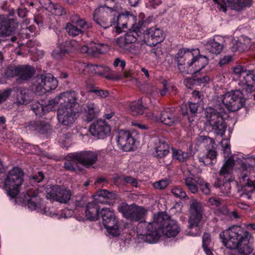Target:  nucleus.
<instances>
[{"label": "nucleus", "mask_w": 255, "mask_h": 255, "mask_svg": "<svg viewBox=\"0 0 255 255\" xmlns=\"http://www.w3.org/2000/svg\"><path fill=\"white\" fill-rule=\"evenodd\" d=\"M180 230L177 222L163 212L155 216L152 223L141 222L137 227L138 235L143 236L145 241L149 243H155L162 235L168 238L175 237Z\"/></svg>", "instance_id": "obj_1"}, {"label": "nucleus", "mask_w": 255, "mask_h": 255, "mask_svg": "<svg viewBox=\"0 0 255 255\" xmlns=\"http://www.w3.org/2000/svg\"><path fill=\"white\" fill-rule=\"evenodd\" d=\"M224 245L230 250L237 249L241 255H249L253 252L252 235L241 226H233L220 234Z\"/></svg>", "instance_id": "obj_2"}, {"label": "nucleus", "mask_w": 255, "mask_h": 255, "mask_svg": "<svg viewBox=\"0 0 255 255\" xmlns=\"http://www.w3.org/2000/svg\"><path fill=\"white\" fill-rule=\"evenodd\" d=\"M175 61L181 73L194 74L200 71L209 63L206 56L200 54L198 49L182 48L180 49L175 56Z\"/></svg>", "instance_id": "obj_3"}, {"label": "nucleus", "mask_w": 255, "mask_h": 255, "mask_svg": "<svg viewBox=\"0 0 255 255\" xmlns=\"http://www.w3.org/2000/svg\"><path fill=\"white\" fill-rule=\"evenodd\" d=\"M77 100V94L73 91L68 95V101L65 100L64 103H61L57 110V118L62 126L70 127L76 120L80 111Z\"/></svg>", "instance_id": "obj_4"}, {"label": "nucleus", "mask_w": 255, "mask_h": 255, "mask_svg": "<svg viewBox=\"0 0 255 255\" xmlns=\"http://www.w3.org/2000/svg\"><path fill=\"white\" fill-rule=\"evenodd\" d=\"M225 110L223 105H214L205 109L206 125L210 131L217 136L223 137L227 129V124L223 118Z\"/></svg>", "instance_id": "obj_5"}, {"label": "nucleus", "mask_w": 255, "mask_h": 255, "mask_svg": "<svg viewBox=\"0 0 255 255\" xmlns=\"http://www.w3.org/2000/svg\"><path fill=\"white\" fill-rule=\"evenodd\" d=\"M116 198V194L106 190L98 191L94 196L95 200L89 203L86 208L85 214L90 221L97 220L99 218L100 208L98 204H111Z\"/></svg>", "instance_id": "obj_6"}, {"label": "nucleus", "mask_w": 255, "mask_h": 255, "mask_svg": "<svg viewBox=\"0 0 255 255\" xmlns=\"http://www.w3.org/2000/svg\"><path fill=\"white\" fill-rule=\"evenodd\" d=\"M23 176V171L17 167L12 168L8 172L4 181V189L11 198H16L19 193L24 181Z\"/></svg>", "instance_id": "obj_7"}, {"label": "nucleus", "mask_w": 255, "mask_h": 255, "mask_svg": "<svg viewBox=\"0 0 255 255\" xmlns=\"http://www.w3.org/2000/svg\"><path fill=\"white\" fill-rule=\"evenodd\" d=\"M224 105L230 112H234L243 107L245 103V99L241 90L232 91L222 96Z\"/></svg>", "instance_id": "obj_8"}, {"label": "nucleus", "mask_w": 255, "mask_h": 255, "mask_svg": "<svg viewBox=\"0 0 255 255\" xmlns=\"http://www.w3.org/2000/svg\"><path fill=\"white\" fill-rule=\"evenodd\" d=\"M91 27V23L86 21L79 15L74 14L71 16L70 22L66 24L65 29L69 36L74 37L84 34Z\"/></svg>", "instance_id": "obj_9"}, {"label": "nucleus", "mask_w": 255, "mask_h": 255, "mask_svg": "<svg viewBox=\"0 0 255 255\" xmlns=\"http://www.w3.org/2000/svg\"><path fill=\"white\" fill-rule=\"evenodd\" d=\"M35 73L34 67L25 65L8 67L5 71V75L8 78L17 76V81L19 83H22L31 79Z\"/></svg>", "instance_id": "obj_10"}, {"label": "nucleus", "mask_w": 255, "mask_h": 255, "mask_svg": "<svg viewBox=\"0 0 255 255\" xmlns=\"http://www.w3.org/2000/svg\"><path fill=\"white\" fill-rule=\"evenodd\" d=\"M118 210L123 216L132 222L138 221L142 219L146 210L142 207L134 204L128 205L126 203H122L118 206Z\"/></svg>", "instance_id": "obj_11"}, {"label": "nucleus", "mask_w": 255, "mask_h": 255, "mask_svg": "<svg viewBox=\"0 0 255 255\" xmlns=\"http://www.w3.org/2000/svg\"><path fill=\"white\" fill-rule=\"evenodd\" d=\"M101 214L102 222L107 232L113 237L120 235L119 225L114 213L109 208H102Z\"/></svg>", "instance_id": "obj_12"}, {"label": "nucleus", "mask_w": 255, "mask_h": 255, "mask_svg": "<svg viewBox=\"0 0 255 255\" xmlns=\"http://www.w3.org/2000/svg\"><path fill=\"white\" fill-rule=\"evenodd\" d=\"M13 12L9 15H0V36L5 37L14 35L18 28L19 22L16 18L10 17Z\"/></svg>", "instance_id": "obj_13"}, {"label": "nucleus", "mask_w": 255, "mask_h": 255, "mask_svg": "<svg viewBox=\"0 0 255 255\" xmlns=\"http://www.w3.org/2000/svg\"><path fill=\"white\" fill-rule=\"evenodd\" d=\"M235 164L234 159L230 157L227 159L219 171L221 176H224L225 182L221 188V191L223 194L230 192V182L232 181V173Z\"/></svg>", "instance_id": "obj_14"}, {"label": "nucleus", "mask_w": 255, "mask_h": 255, "mask_svg": "<svg viewBox=\"0 0 255 255\" xmlns=\"http://www.w3.org/2000/svg\"><path fill=\"white\" fill-rule=\"evenodd\" d=\"M19 201L27 205L31 210L39 211L42 207L40 193L34 189H30L26 193H23L19 197Z\"/></svg>", "instance_id": "obj_15"}, {"label": "nucleus", "mask_w": 255, "mask_h": 255, "mask_svg": "<svg viewBox=\"0 0 255 255\" xmlns=\"http://www.w3.org/2000/svg\"><path fill=\"white\" fill-rule=\"evenodd\" d=\"M71 193L63 187L56 185L51 188L46 195V197L51 200L56 201L61 203H66L70 199Z\"/></svg>", "instance_id": "obj_16"}, {"label": "nucleus", "mask_w": 255, "mask_h": 255, "mask_svg": "<svg viewBox=\"0 0 255 255\" xmlns=\"http://www.w3.org/2000/svg\"><path fill=\"white\" fill-rule=\"evenodd\" d=\"M115 13L105 11L104 9H96L93 14V18L98 25L106 29L115 25Z\"/></svg>", "instance_id": "obj_17"}, {"label": "nucleus", "mask_w": 255, "mask_h": 255, "mask_svg": "<svg viewBox=\"0 0 255 255\" xmlns=\"http://www.w3.org/2000/svg\"><path fill=\"white\" fill-rule=\"evenodd\" d=\"M218 4V8L225 12L227 11L226 4L232 9L240 11L243 8L249 7L252 3V0H214Z\"/></svg>", "instance_id": "obj_18"}, {"label": "nucleus", "mask_w": 255, "mask_h": 255, "mask_svg": "<svg viewBox=\"0 0 255 255\" xmlns=\"http://www.w3.org/2000/svg\"><path fill=\"white\" fill-rule=\"evenodd\" d=\"M188 218L190 229L198 227L203 217V209L200 203L197 201H193L190 205Z\"/></svg>", "instance_id": "obj_19"}, {"label": "nucleus", "mask_w": 255, "mask_h": 255, "mask_svg": "<svg viewBox=\"0 0 255 255\" xmlns=\"http://www.w3.org/2000/svg\"><path fill=\"white\" fill-rule=\"evenodd\" d=\"M58 82L53 75L49 73L38 75L36 77L34 85L39 88L43 89L45 91H50L55 89L57 86Z\"/></svg>", "instance_id": "obj_20"}, {"label": "nucleus", "mask_w": 255, "mask_h": 255, "mask_svg": "<svg viewBox=\"0 0 255 255\" xmlns=\"http://www.w3.org/2000/svg\"><path fill=\"white\" fill-rule=\"evenodd\" d=\"M164 38L163 30L156 26L147 29L144 33V39L149 46H155Z\"/></svg>", "instance_id": "obj_21"}, {"label": "nucleus", "mask_w": 255, "mask_h": 255, "mask_svg": "<svg viewBox=\"0 0 255 255\" xmlns=\"http://www.w3.org/2000/svg\"><path fill=\"white\" fill-rule=\"evenodd\" d=\"M89 131L92 135L104 139L109 135L111 128L104 121L101 120L94 122L91 125Z\"/></svg>", "instance_id": "obj_22"}, {"label": "nucleus", "mask_w": 255, "mask_h": 255, "mask_svg": "<svg viewBox=\"0 0 255 255\" xmlns=\"http://www.w3.org/2000/svg\"><path fill=\"white\" fill-rule=\"evenodd\" d=\"M117 141L121 149L128 151L133 149L135 140L129 131L120 130L118 132Z\"/></svg>", "instance_id": "obj_23"}, {"label": "nucleus", "mask_w": 255, "mask_h": 255, "mask_svg": "<svg viewBox=\"0 0 255 255\" xmlns=\"http://www.w3.org/2000/svg\"><path fill=\"white\" fill-rule=\"evenodd\" d=\"M98 151H83L76 153V157L78 158L79 163L86 168L95 164L98 160Z\"/></svg>", "instance_id": "obj_24"}, {"label": "nucleus", "mask_w": 255, "mask_h": 255, "mask_svg": "<svg viewBox=\"0 0 255 255\" xmlns=\"http://www.w3.org/2000/svg\"><path fill=\"white\" fill-rule=\"evenodd\" d=\"M155 150L156 156L158 158L165 157L169 153V146L164 137L161 136H153L150 139Z\"/></svg>", "instance_id": "obj_25"}, {"label": "nucleus", "mask_w": 255, "mask_h": 255, "mask_svg": "<svg viewBox=\"0 0 255 255\" xmlns=\"http://www.w3.org/2000/svg\"><path fill=\"white\" fill-rule=\"evenodd\" d=\"M34 98V93L28 88L19 87L17 89L16 103L19 105H27Z\"/></svg>", "instance_id": "obj_26"}, {"label": "nucleus", "mask_w": 255, "mask_h": 255, "mask_svg": "<svg viewBox=\"0 0 255 255\" xmlns=\"http://www.w3.org/2000/svg\"><path fill=\"white\" fill-rule=\"evenodd\" d=\"M225 39L220 36H214L206 43L205 47L210 53L218 55L222 52L224 48Z\"/></svg>", "instance_id": "obj_27"}, {"label": "nucleus", "mask_w": 255, "mask_h": 255, "mask_svg": "<svg viewBox=\"0 0 255 255\" xmlns=\"http://www.w3.org/2000/svg\"><path fill=\"white\" fill-rule=\"evenodd\" d=\"M159 119V121L168 126H172L179 122V117L173 109H167L161 111Z\"/></svg>", "instance_id": "obj_28"}, {"label": "nucleus", "mask_w": 255, "mask_h": 255, "mask_svg": "<svg viewBox=\"0 0 255 255\" xmlns=\"http://www.w3.org/2000/svg\"><path fill=\"white\" fill-rule=\"evenodd\" d=\"M239 85L248 93H251L255 91V74L252 71L250 76L245 80H242L239 83Z\"/></svg>", "instance_id": "obj_29"}, {"label": "nucleus", "mask_w": 255, "mask_h": 255, "mask_svg": "<svg viewBox=\"0 0 255 255\" xmlns=\"http://www.w3.org/2000/svg\"><path fill=\"white\" fill-rule=\"evenodd\" d=\"M71 46L70 42H63L52 51V56L57 60L62 58L66 54L68 53L71 50L69 48Z\"/></svg>", "instance_id": "obj_30"}, {"label": "nucleus", "mask_w": 255, "mask_h": 255, "mask_svg": "<svg viewBox=\"0 0 255 255\" xmlns=\"http://www.w3.org/2000/svg\"><path fill=\"white\" fill-rule=\"evenodd\" d=\"M86 117L88 122H91L94 120L100 112L98 105L93 102H88L85 108Z\"/></svg>", "instance_id": "obj_31"}, {"label": "nucleus", "mask_w": 255, "mask_h": 255, "mask_svg": "<svg viewBox=\"0 0 255 255\" xmlns=\"http://www.w3.org/2000/svg\"><path fill=\"white\" fill-rule=\"evenodd\" d=\"M29 128L43 134L50 130L51 127L49 123L45 121H37L31 122L29 124Z\"/></svg>", "instance_id": "obj_32"}, {"label": "nucleus", "mask_w": 255, "mask_h": 255, "mask_svg": "<svg viewBox=\"0 0 255 255\" xmlns=\"http://www.w3.org/2000/svg\"><path fill=\"white\" fill-rule=\"evenodd\" d=\"M184 182L188 189L192 193L195 194L198 191V185L202 183V179L198 176L189 177L184 179Z\"/></svg>", "instance_id": "obj_33"}, {"label": "nucleus", "mask_w": 255, "mask_h": 255, "mask_svg": "<svg viewBox=\"0 0 255 255\" xmlns=\"http://www.w3.org/2000/svg\"><path fill=\"white\" fill-rule=\"evenodd\" d=\"M217 152L215 150L209 149L207 153L205 154H200L198 157L200 162L204 165H213V161L216 159Z\"/></svg>", "instance_id": "obj_34"}, {"label": "nucleus", "mask_w": 255, "mask_h": 255, "mask_svg": "<svg viewBox=\"0 0 255 255\" xmlns=\"http://www.w3.org/2000/svg\"><path fill=\"white\" fill-rule=\"evenodd\" d=\"M79 163L78 158L76 157V153L67 156L65 160L64 167L66 170L76 171Z\"/></svg>", "instance_id": "obj_35"}, {"label": "nucleus", "mask_w": 255, "mask_h": 255, "mask_svg": "<svg viewBox=\"0 0 255 255\" xmlns=\"http://www.w3.org/2000/svg\"><path fill=\"white\" fill-rule=\"evenodd\" d=\"M132 28V31L128 32L124 36L128 46L129 44L135 42L137 40V37L142 33L141 26H136L133 27Z\"/></svg>", "instance_id": "obj_36"}, {"label": "nucleus", "mask_w": 255, "mask_h": 255, "mask_svg": "<svg viewBox=\"0 0 255 255\" xmlns=\"http://www.w3.org/2000/svg\"><path fill=\"white\" fill-rule=\"evenodd\" d=\"M130 17L133 18L130 14H119L116 18H115V27L120 29L128 28Z\"/></svg>", "instance_id": "obj_37"}, {"label": "nucleus", "mask_w": 255, "mask_h": 255, "mask_svg": "<svg viewBox=\"0 0 255 255\" xmlns=\"http://www.w3.org/2000/svg\"><path fill=\"white\" fill-rule=\"evenodd\" d=\"M141 103L142 99H139L137 101H133L129 104V110L132 115L137 116L143 114V107Z\"/></svg>", "instance_id": "obj_38"}, {"label": "nucleus", "mask_w": 255, "mask_h": 255, "mask_svg": "<svg viewBox=\"0 0 255 255\" xmlns=\"http://www.w3.org/2000/svg\"><path fill=\"white\" fill-rule=\"evenodd\" d=\"M46 10L52 14L57 16L63 15L66 13V10L63 6L54 3L46 6Z\"/></svg>", "instance_id": "obj_39"}, {"label": "nucleus", "mask_w": 255, "mask_h": 255, "mask_svg": "<svg viewBox=\"0 0 255 255\" xmlns=\"http://www.w3.org/2000/svg\"><path fill=\"white\" fill-rule=\"evenodd\" d=\"M172 151L173 158L181 162L186 161L190 157V153L189 152L183 151L180 149L172 148Z\"/></svg>", "instance_id": "obj_40"}, {"label": "nucleus", "mask_w": 255, "mask_h": 255, "mask_svg": "<svg viewBox=\"0 0 255 255\" xmlns=\"http://www.w3.org/2000/svg\"><path fill=\"white\" fill-rule=\"evenodd\" d=\"M255 167V155L248 157L241 163V168L247 172H251Z\"/></svg>", "instance_id": "obj_41"}, {"label": "nucleus", "mask_w": 255, "mask_h": 255, "mask_svg": "<svg viewBox=\"0 0 255 255\" xmlns=\"http://www.w3.org/2000/svg\"><path fill=\"white\" fill-rule=\"evenodd\" d=\"M252 71V70L246 69V68L241 65H238L233 68L234 74L240 77H243L242 80H245L247 77L250 76Z\"/></svg>", "instance_id": "obj_42"}, {"label": "nucleus", "mask_w": 255, "mask_h": 255, "mask_svg": "<svg viewBox=\"0 0 255 255\" xmlns=\"http://www.w3.org/2000/svg\"><path fill=\"white\" fill-rule=\"evenodd\" d=\"M80 66L83 67L82 72L84 74H96L97 69L100 68V65L88 64L85 63L80 64Z\"/></svg>", "instance_id": "obj_43"}, {"label": "nucleus", "mask_w": 255, "mask_h": 255, "mask_svg": "<svg viewBox=\"0 0 255 255\" xmlns=\"http://www.w3.org/2000/svg\"><path fill=\"white\" fill-rule=\"evenodd\" d=\"M115 4L116 2L115 0H106L105 3L103 6L99 7L97 9L100 10H101V9H104L105 11L116 14V9L115 8Z\"/></svg>", "instance_id": "obj_44"}, {"label": "nucleus", "mask_w": 255, "mask_h": 255, "mask_svg": "<svg viewBox=\"0 0 255 255\" xmlns=\"http://www.w3.org/2000/svg\"><path fill=\"white\" fill-rule=\"evenodd\" d=\"M242 172L241 173L239 177L240 183L244 186L250 187L253 185L252 180L249 177L248 173L250 172H247L244 170H242Z\"/></svg>", "instance_id": "obj_45"}, {"label": "nucleus", "mask_w": 255, "mask_h": 255, "mask_svg": "<svg viewBox=\"0 0 255 255\" xmlns=\"http://www.w3.org/2000/svg\"><path fill=\"white\" fill-rule=\"evenodd\" d=\"M31 110L34 112L35 115L37 116L41 117L45 112V108H47V106L44 107L42 105L40 104L39 102H35L30 105Z\"/></svg>", "instance_id": "obj_46"}, {"label": "nucleus", "mask_w": 255, "mask_h": 255, "mask_svg": "<svg viewBox=\"0 0 255 255\" xmlns=\"http://www.w3.org/2000/svg\"><path fill=\"white\" fill-rule=\"evenodd\" d=\"M72 135V133L70 132L63 133L60 136L59 141L62 144L63 146L67 147L69 146L70 142L71 141Z\"/></svg>", "instance_id": "obj_47"}, {"label": "nucleus", "mask_w": 255, "mask_h": 255, "mask_svg": "<svg viewBox=\"0 0 255 255\" xmlns=\"http://www.w3.org/2000/svg\"><path fill=\"white\" fill-rule=\"evenodd\" d=\"M12 90L11 88L0 90V105L5 102L11 96Z\"/></svg>", "instance_id": "obj_48"}, {"label": "nucleus", "mask_w": 255, "mask_h": 255, "mask_svg": "<svg viewBox=\"0 0 255 255\" xmlns=\"http://www.w3.org/2000/svg\"><path fill=\"white\" fill-rule=\"evenodd\" d=\"M198 141L200 143H203L204 146L209 147H213L215 144L214 140L207 136L202 135L200 136L198 139Z\"/></svg>", "instance_id": "obj_49"}, {"label": "nucleus", "mask_w": 255, "mask_h": 255, "mask_svg": "<svg viewBox=\"0 0 255 255\" xmlns=\"http://www.w3.org/2000/svg\"><path fill=\"white\" fill-rule=\"evenodd\" d=\"M172 193L177 198L180 199L188 198L186 192L180 187H175L171 190Z\"/></svg>", "instance_id": "obj_50"}, {"label": "nucleus", "mask_w": 255, "mask_h": 255, "mask_svg": "<svg viewBox=\"0 0 255 255\" xmlns=\"http://www.w3.org/2000/svg\"><path fill=\"white\" fill-rule=\"evenodd\" d=\"M69 94V93H61L58 96L56 97L54 99H51L49 101L48 106H51L53 107L55 106L56 104H58L60 100L63 98H65L68 99V95Z\"/></svg>", "instance_id": "obj_51"}, {"label": "nucleus", "mask_w": 255, "mask_h": 255, "mask_svg": "<svg viewBox=\"0 0 255 255\" xmlns=\"http://www.w3.org/2000/svg\"><path fill=\"white\" fill-rule=\"evenodd\" d=\"M116 43L122 49L128 50V45L127 43L126 39L125 36H121L116 40Z\"/></svg>", "instance_id": "obj_52"}, {"label": "nucleus", "mask_w": 255, "mask_h": 255, "mask_svg": "<svg viewBox=\"0 0 255 255\" xmlns=\"http://www.w3.org/2000/svg\"><path fill=\"white\" fill-rule=\"evenodd\" d=\"M199 104L193 101L188 102V109L191 114L195 116L197 113Z\"/></svg>", "instance_id": "obj_53"}, {"label": "nucleus", "mask_w": 255, "mask_h": 255, "mask_svg": "<svg viewBox=\"0 0 255 255\" xmlns=\"http://www.w3.org/2000/svg\"><path fill=\"white\" fill-rule=\"evenodd\" d=\"M168 185V181L167 179H163L155 182L153 184V186L155 188L158 189H163Z\"/></svg>", "instance_id": "obj_54"}, {"label": "nucleus", "mask_w": 255, "mask_h": 255, "mask_svg": "<svg viewBox=\"0 0 255 255\" xmlns=\"http://www.w3.org/2000/svg\"><path fill=\"white\" fill-rule=\"evenodd\" d=\"M191 100L193 102L199 104L203 100V95L199 91H194L192 93Z\"/></svg>", "instance_id": "obj_55"}, {"label": "nucleus", "mask_w": 255, "mask_h": 255, "mask_svg": "<svg viewBox=\"0 0 255 255\" xmlns=\"http://www.w3.org/2000/svg\"><path fill=\"white\" fill-rule=\"evenodd\" d=\"M91 92L95 93L97 96L103 98L107 97L109 95V93L108 91L102 89H92Z\"/></svg>", "instance_id": "obj_56"}, {"label": "nucleus", "mask_w": 255, "mask_h": 255, "mask_svg": "<svg viewBox=\"0 0 255 255\" xmlns=\"http://www.w3.org/2000/svg\"><path fill=\"white\" fill-rule=\"evenodd\" d=\"M211 243V236L209 233H205L202 237V246L203 248L208 247Z\"/></svg>", "instance_id": "obj_57"}, {"label": "nucleus", "mask_w": 255, "mask_h": 255, "mask_svg": "<svg viewBox=\"0 0 255 255\" xmlns=\"http://www.w3.org/2000/svg\"><path fill=\"white\" fill-rule=\"evenodd\" d=\"M217 214L220 215H223L225 216H228L230 214L229 210L226 206L223 205L222 206H220L217 207Z\"/></svg>", "instance_id": "obj_58"}, {"label": "nucleus", "mask_w": 255, "mask_h": 255, "mask_svg": "<svg viewBox=\"0 0 255 255\" xmlns=\"http://www.w3.org/2000/svg\"><path fill=\"white\" fill-rule=\"evenodd\" d=\"M200 188L202 192L206 195H208L210 193V189L209 187V184L207 182H205L202 179L201 184H199Z\"/></svg>", "instance_id": "obj_59"}, {"label": "nucleus", "mask_w": 255, "mask_h": 255, "mask_svg": "<svg viewBox=\"0 0 255 255\" xmlns=\"http://www.w3.org/2000/svg\"><path fill=\"white\" fill-rule=\"evenodd\" d=\"M232 60V56L231 55H226L223 58L221 59L219 62L220 66L229 63Z\"/></svg>", "instance_id": "obj_60"}, {"label": "nucleus", "mask_w": 255, "mask_h": 255, "mask_svg": "<svg viewBox=\"0 0 255 255\" xmlns=\"http://www.w3.org/2000/svg\"><path fill=\"white\" fill-rule=\"evenodd\" d=\"M110 71V68L108 67H103L100 66V68L97 69L96 74L101 76H104L105 75Z\"/></svg>", "instance_id": "obj_61"}, {"label": "nucleus", "mask_w": 255, "mask_h": 255, "mask_svg": "<svg viewBox=\"0 0 255 255\" xmlns=\"http://www.w3.org/2000/svg\"><path fill=\"white\" fill-rule=\"evenodd\" d=\"M148 6L155 8L161 3V0H146Z\"/></svg>", "instance_id": "obj_62"}, {"label": "nucleus", "mask_w": 255, "mask_h": 255, "mask_svg": "<svg viewBox=\"0 0 255 255\" xmlns=\"http://www.w3.org/2000/svg\"><path fill=\"white\" fill-rule=\"evenodd\" d=\"M126 64V61L125 60H121L119 58H116L113 63V65L115 67L118 66L120 65L122 70H124L125 68Z\"/></svg>", "instance_id": "obj_63"}, {"label": "nucleus", "mask_w": 255, "mask_h": 255, "mask_svg": "<svg viewBox=\"0 0 255 255\" xmlns=\"http://www.w3.org/2000/svg\"><path fill=\"white\" fill-rule=\"evenodd\" d=\"M224 182H225L224 176H221L219 174V177L216 179V181L214 182V185L216 187L221 188Z\"/></svg>", "instance_id": "obj_64"}]
</instances>
